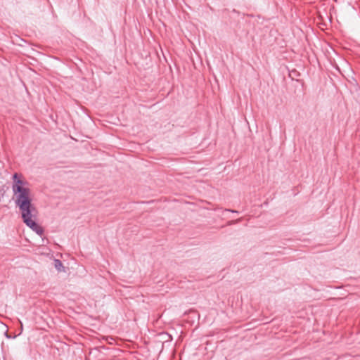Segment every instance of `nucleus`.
I'll return each instance as SVG.
<instances>
[{"label":"nucleus","mask_w":360,"mask_h":360,"mask_svg":"<svg viewBox=\"0 0 360 360\" xmlns=\"http://www.w3.org/2000/svg\"><path fill=\"white\" fill-rule=\"evenodd\" d=\"M241 221V218H239V219H236V220H234V221H229V222H228V224H229V225L234 224H236V223H238V222H239V221Z\"/></svg>","instance_id":"nucleus-4"},{"label":"nucleus","mask_w":360,"mask_h":360,"mask_svg":"<svg viewBox=\"0 0 360 360\" xmlns=\"http://www.w3.org/2000/svg\"><path fill=\"white\" fill-rule=\"evenodd\" d=\"M36 219H31L29 220H26L24 223L29 226L32 230L35 231L38 235L41 236L43 234L44 230L41 226L38 225L36 221Z\"/></svg>","instance_id":"nucleus-2"},{"label":"nucleus","mask_w":360,"mask_h":360,"mask_svg":"<svg viewBox=\"0 0 360 360\" xmlns=\"http://www.w3.org/2000/svg\"><path fill=\"white\" fill-rule=\"evenodd\" d=\"M54 265L58 271H61V269L63 268V263L59 259L54 260Z\"/></svg>","instance_id":"nucleus-3"},{"label":"nucleus","mask_w":360,"mask_h":360,"mask_svg":"<svg viewBox=\"0 0 360 360\" xmlns=\"http://www.w3.org/2000/svg\"><path fill=\"white\" fill-rule=\"evenodd\" d=\"M13 198L16 207L19 208L23 222L36 219L38 211L32 203V191L29 187V183L18 173L13 174Z\"/></svg>","instance_id":"nucleus-1"},{"label":"nucleus","mask_w":360,"mask_h":360,"mask_svg":"<svg viewBox=\"0 0 360 360\" xmlns=\"http://www.w3.org/2000/svg\"><path fill=\"white\" fill-rule=\"evenodd\" d=\"M225 211L231 212H237V211H236V210H230V209H226V210H225Z\"/></svg>","instance_id":"nucleus-5"}]
</instances>
